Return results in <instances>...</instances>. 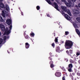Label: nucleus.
Returning a JSON list of instances; mask_svg holds the SVG:
<instances>
[{
  "label": "nucleus",
  "instance_id": "nucleus-38",
  "mask_svg": "<svg viewBox=\"0 0 80 80\" xmlns=\"http://www.w3.org/2000/svg\"><path fill=\"white\" fill-rule=\"evenodd\" d=\"M3 26V25L2 24H0V28H2V27Z\"/></svg>",
  "mask_w": 80,
  "mask_h": 80
},
{
  "label": "nucleus",
  "instance_id": "nucleus-40",
  "mask_svg": "<svg viewBox=\"0 0 80 80\" xmlns=\"http://www.w3.org/2000/svg\"><path fill=\"white\" fill-rule=\"evenodd\" d=\"M3 42V40H0V45H1L2 43Z\"/></svg>",
  "mask_w": 80,
  "mask_h": 80
},
{
  "label": "nucleus",
  "instance_id": "nucleus-55",
  "mask_svg": "<svg viewBox=\"0 0 80 80\" xmlns=\"http://www.w3.org/2000/svg\"><path fill=\"white\" fill-rule=\"evenodd\" d=\"M54 37H55V33H54Z\"/></svg>",
  "mask_w": 80,
  "mask_h": 80
},
{
  "label": "nucleus",
  "instance_id": "nucleus-28",
  "mask_svg": "<svg viewBox=\"0 0 80 80\" xmlns=\"http://www.w3.org/2000/svg\"><path fill=\"white\" fill-rule=\"evenodd\" d=\"M36 8L37 10H40V6H38L36 7Z\"/></svg>",
  "mask_w": 80,
  "mask_h": 80
},
{
  "label": "nucleus",
  "instance_id": "nucleus-18",
  "mask_svg": "<svg viewBox=\"0 0 80 80\" xmlns=\"http://www.w3.org/2000/svg\"><path fill=\"white\" fill-rule=\"evenodd\" d=\"M4 22V20L3 19V18L0 16V22Z\"/></svg>",
  "mask_w": 80,
  "mask_h": 80
},
{
  "label": "nucleus",
  "instance_id": "nucleus-26",
  "mask_svg": "<svg viewBox=\"0 0 80 80\" xmlns=\"http://www.w3.org/2000/svg\"><path fill=\"white\" fill-rule=\"evenodd\" d=\"M76 32L77 33L78 35H80V32L79 31V30L77 29L76 30Z\"/></svg>",
  "mask_w": 80,
  "mask_h": 80
},
{
  "label": "nucleus",
  "instance_id": "nucleus-62",
  "mask_svg": "<svg viewBox=\"0 0 80 80\" xmlns=\"http://www.w3.org/2000/svg\"><path fill=\"white\" fill-rule=\"evenodd\" d=\"M49 54L50 55V53Z\"/></svg>",
  "mask_w": 80,
  "mask_h": 80
},
{
  "label": "nucleus",
  "instance_id": "nucleus-47",
  "mask_svg": "<svg viewBox=\"0 0 80 80\" xmlns=\"http://www.w3.org/2000/svg\"><path fill=\"white\" fill-rule=\"evenodd\" d=\"M76 7H77V9H78V6L77 5H76Z\"/></svg>",
  "mask_w": 80,
  "mask_h": 80
},
{
  "label": "nucleus",
  "instance_id": "nucleus-54",
  "mask_svg": "<svg viewBox=\"0 0 80 80\" xmlns=\"http://www.w3.org/2000/svg\"><path fill=\"white\" fill-rule=\"evenodd\" d=\"M78 62V63H80V60H79Z\"/></svg>",
  "mask_w": 80,
  "mask_h": 80
},
{
  "label": "nucleus",
  "instance_id": "nucleus-15",
  "mask_svg": "<svg viewBox=\"0 0 80 80\" xmlns=\"http://www.w3.org/2000/svg\"><path fill=\"white\" fill-rule=\"evenodd\" d=\"M23 35L25 37V38H26V39H27V38H28V36L25 33V32H24Z\"/></svg>",
  "mask_w": 80,
  "mask_h": 80
},
{
  "label": "nucleus",
  "instance_id": "nucleus-12",
  "mask_svg": "<svg viewBox=\"0 0 80 80\" xmlns=\"http://www.w3.org/2000/svg\"><path fill=\"white\" fill-rule=\"evenodd\" d=\"M0 6L2 8H5L4 4L2 2H0Z\"/></svg>",
  "mask_w": 80,
  "mask_h": 80
},
{
  "label": "nucleus",
  "instance_id": "nucleus-1",
  "mask_svg": "<svg viewBox=\"0 0 80 80\" xmlns=\"http://www.w3.org/2000/svg\"><path fill=\"white\" fill-rule=\"evenodd\" d=\"M64 46L66 49H70L73 46V42L70 40H66Z\"/></svg>",
  "mask_w": 80,
  "mask_h": 80
},
{
  "label": "nucleus",
  "instance_id": "nucleus-57",
  "mask_svg": "<svg viewBox=\"0 0 80 80\" xmlns=\"http://www.w3.org/2000/svg\"><path fill=\"white\" fill-rule=\"evenodd\" d=\"M8 53H10V52H8Z\"/></svg>",
  "mask_w": 80,
  "mask_h": 80
},
{
  "label": "nucleus",
  "instance_id": "nucleus-44",
  "mask_svg": "<svg viewBox=\"0 0 80 80\" xmlns=\"http://www.w3.org/2000/svg\"><path fill=\"white\" fill-rule=\"evenodd\" d=\"M47 15L48 17H50V15H49V14H47Z\"/></svg>",
  "mask_w": 80,
  "mask_h": 80
},
{
  "label": "nucleus",
  "instance_id": "nucleus-29",
  "mask_svg": "<svg viewBox=\"0 0 80 80\" xmlns=\"http://www.w3.org/2000/svg\"><path fill=\"white\" fill-rule=\"evenodd\" d=\"M68 31H66L65 32V35H68Z\"/></svg>",
  "mask_w": 80,
  "mask_h": 80
},
{
  "label": "nucleus",
  "instance_id": "nucleus-3",
  "mask_svg": "<svg viewBox=\"0 0 80 80\" xmlns=\"http://www.w3.org/2000/svg\"><path fill=\"white\" fill-rule=\"evenodd\" d=\"M66 53H67V55L70 56L71 58H73V57L72 56L71 54H72L73 53V51L72 50H70L69 52L68 50H67L66 51Z\"/></svg>",
  "mask_w": 80,
  "mask_h": 80
},
{
  "label": "nucleus",
  "instance_id": "nucleus-22",
  "mask_svg": "<svg viewBox=\"0 0 80 80\" xmlns=\"http://www.w3.org/2000/svg\"><path fill=\"white\" fill-rule=\"evenodd\" d=\"M49 60H50V61H52V60H53V58H52V56H50L49 58Z\"/></svg>",
  "mask_w": 80,
  "mask_h": 80
},
{
  "label": "nucleus",
  "instance_id": "nucleus-46",
  "mask_svg": "<svg viewBox=\"0 0 80 80\" xmlns=\"http://www.w3.org/2000/svg\"><path fill=\"white\" fill-rule=\"evenodd\" d=\"M23 28H25L26 27V26L25 25H24L23 26Z\"/></svg>",
  "mask_w": 80,
  "mask_h": 80
},
{
  "label": "nucleus",
  "instance_id": "nucleus-14",
  "mask_svg": "<svg viewBox=\"0 0 80 80\" xmlns=\"http://www.w3.org/2000/svg\"><path fill=\"white\" fill-rule=\"evenodd\" d=\"M2 16L3 17V18H5V12H4V11H2Z\"/></svg>",
  "mask_w": 80,
  "mask_h": 80
},
{
  "label": "nucleus",
  "instance_id": "nucleus-36",
  "mask_svg": "<svg viewBox=\"0 0 80 80\" xmlns=\"http://www.w3.org/2000/svg\"><path fill=\"white\" fill-rule=\"evenodd\" d=\"M53 62L52 61H50L49 62V64L50 65H52V64H53Z\"/></svg>",
  "mask_w": 80,
  "mask_h": 80
},
{
  "label": "nucleus",
  "instance_id": "nucleus-20",
  "mask_svg": "<svg viewBox=\"0 0 80 80\" xmlns=\"http://www.w3.org/2000/svg\"><path fill=\"white\" fill-rule=\"evenodd\" d=\"M58 37H57L56 38H55V39L54 40V42H55V43H58Z\"/></svg>",
  "mask_w": 80,
  "mask_h": 80
},
{
  "label": "nucleus",
  "instance_id": "nucleus-13",
  "mask_svg": "<svg viewBox=\"0 0 80 80\" xmlns=\"http://www.w3.org/2000/svg\"><path fill=\"white\" fill-rule=\"evenodd\" d=\"M73 25L74 28H78V25H77L76 23H73Z\"/></svg>",
  "mask_w": 80,
  "mask_h": 80
},
{
  "label": "nucleus",
  "instance_id": "nucleus-59",
  "mask_svg": "<svg viewBox=\"0 0 80 80\" xmlns=\"http://www.w3.org/2000/svg\"><path fill=\"white\" fill-rule=\"evenodd\" d=\"M19 10H20V8H19Z\"/></svg>",
  "mask_w": 80,
  "mask_h": 80
},
{
  "label": "nucleus",
  "instance_id": "nucleus-58",
  "mask_svg": "<svg viewBox=\"0 0 80 80\" xmlns=\"http://www.w3.org/2000/svg\"><path fill=\"white\" fill-rule=\"evenodd\" d=\"M65 69H64V71H65Z\"/></svg>",
  "mask_w": 80,
  "mask_h": 80
},
{
  "label": "nucleus",
  "instance_id": "nucleus-42",
  "mask_svg": "<svg viewBox=\"0 0 80 80\" xmlns=\"http://www.w3.org/2000/svg\"><path fill=\"white\" fill-rule=\"evenodd\" d=\"M62 80H65V77H62Z\"/></svg>",
  "mask_w": 80,
  "mask_h": 80
},
{
  "label": "nucleus",
  "instance_id": "nucleus-8",
  "mask_svg": "<svg viewBox=\"0 0 80 80\" xmlns=\"http://www.w3.org/2000/svg\"><path fill=\"white\" fill-rule=\"evenodd\" d=\"M66 5L68 7H70L71 6V4H72V2L70 1H69L68 3L67 2H66V3H65Z\"/></svg>",
  "mask_w": 80,
  "mask_h": 80
},
{
  "label": "nucleus",
  "instance_id": "nucleus-19",
  "mask_svg": "<svg viewBox=\"0 0 80 80\" xmlns=\"http://www.w3.org/2000/svg\"><path fill=\"white\" fill-rule=\"evenodd\" d=\"M75 14H79V13H80V11L78 10H75Z\"/></svg>",
  "mask_w": 80,
  "mask_h": 80
},
{
  "label": "nucleus",
  "instance_id": "nucleus-35",
  "mask_svg": "<svg viewBox=\"0 0 80 80\" xmlns=\"http://www.w3.org/2000/svg\"><path fill=\"white\" fill-rule=\"evenodd\" d=\"M3 39L4 40H6L7 39V36H4L3 37Z\"/></svg>",
  "mask_w": 80,
  "mask_h": 80
},
{
  "label": "nucleus",
  "instance_id": "nucleus-60",
  "mask_svg": "<svg viewBox=\"0 0 80 80\" xmlns=\"http://www.w3.org/2000/svg\"><path fill=\"white\" fill-rule=\"evenodd\" d=\"M52 1H53V0H51Z\"/></svg>",
  "mask_w": 80,
  "mask_h": 80
},
{
  "label": "nucleus",
  "instance_id": "nucleus-53",
  "mask_svg": "<svg viewBox=\"0 0 80 80\" xmlns=\"http://www.w3.org/2000/svg\"><path fill=\"white\" fill-rule=\"evenodd\" d=\"M62 43H64V41H62Z\"/></svg>",
  "mask_w": 80,
  "mask_h": 80
},
{
  "label": "nucleus",
  "instance_id": "nucleus-30",
  "mask_svg": "<svg viewBox=\"0 0 80 80\" xmlns=\"http://www.w3.org/2000/svg\"><path fill=\"white\" fill-rule=\"evenodd\" d=\"M51 45L52 47H53V48H55V43L54 42L52 43Z\"/></svg>",
  "mask_w": 80,
  "mask_h": 80
},
{
  "label": "nucleus",
  "instance_id": "nucleus-41",
  "mask_svg": "<svg viewBox=\"0 0 80 80\" xmlns=\"http://www.w3.org/2000/svg\"><path fill=\"white\" fill-rule=\"evenodd\" d=\"M77 74L78 76H80V73H79V72H77Z\"/></svg>",
  "mask_w": 80,
  "mask_h": 80
},
{
  "label": "nucleus",
  "instance_id": "nucleus-45",
  "mask_svg": "<svg viewBox=\"0 0 80 80\" xmlns=\"http://www.w3.org/2000/svg\"><path fill=\"white\" fill-rule=\"evenodd\" d=\"M71 1L72 2H76V0H71Z\"/></svg>",
  "mask_w": 80,
  "mask_h": 80
},
{
  "label": "nucleus",
  "instance_id": "nucleus-33",
  "mask_svg": "<svg viewBox=\"0 0 80 80\" xmlns=\"http://www.w3.org/2000/svg\"><path fill=\"white\" fill-rule=\"evenodd\" d=\"M30 35H31V36H32V37H34V36L35 35V34L33 32L31 33H30Z\"/></svg>",
  "mask_w": 80,
  "mask_h": 80
},
{
  "label": "nucleus",
  "instance_id": "nucleus-32",
  "mask_svg": "<svg viewBox=\"0 0 80 80\" xmlns=\"http://www.w3.org/2000/svg\"><path fill=\"white\" fill-rule=\"evenodd\" d=\"M8 29H9L8 28H7L5 29V33L6 32H7V31H8Z\"/></svg>",
  "mask_w": 80,
  "mask_h": 80
},
{
  "label": "nucleus",
  "instance_id": "nucleus-52",
  "mask_svg": "<svg viewBox=\"0 0 80 80\" xmlns=\"http://www.w3.org/2000/svg\"><path fill=\"white\" fill-rule=\"evenodd\" d=\"M0 2H3V0H0Z\"/></svg>",
  "mask_w": 80,
  "mask_h": 80
},
{
  "label": "nucleus",
  "instance_id": "nucleus-50",
  "mask_svg": "<svg viewBox=\"0 0 80 80\" xmlns=\"http://www.w3.org/2000/svg\"><path fill=\"white\" fill-rule=\"evenodd\" d=\"M78 7L80 8V3L78 4Z\"/></svg>",
  "mask_w": 80,
  "mask_h": 80
},
{
  "label": "nucleus",
  "instance_id": "nucleus-7",
  "mask_svg": "<svg viewBox=\"0 0 80 80\" xmlns=\"http://www.w3.org/2000/svg\"><path fill=\"white\" fill-rule=\"evenodd\" d=\"M55 75L56 77H61V72H56Z\"/></svg>",
  "mask_w": 80,
  "mask_h": 80
},
{
  "label": "nucleus",
  "instance_id": "nucleus-34",
  "mask_svg": "<svg viewBox=\"0 0 80 80\" xmlns=\"http://www.w3.org/2000/svg\"><path fill=\"white\" fill-rule=\"evenodd\" d=\"M12 25H11L9 27V30H10L11 31V30H12Z\"/></svg>",
  "mask_w": 80,
  "mask_h": 80
},
{
  "label": "nucleus",
  "instance_id": "nucleus-63",
  "mask_svg": "<svg viewBox=\"0 0 80 80\" xmlns=\"http://www.w3.org/2000/svg\"><path fill=\"white\" fill-rule=\"evenodd\" d=\"M75 72H76V71H75Z\"/></svg>",
  "mask_w": 80,
  "mask_h": 80
},
{
  "label": "nucleus",
  "instance_id": "nucleus-48",
  "mask_svg": "<svg viewBox=\"0 0 80 80\" xmlns=\"http://www.w3.org/2000/svg\"><path fill=\"white\" fill-rule=\"evenodd\" d=\"M72 75H75V73L74 72H73L72 73Z\"/></svg>",
  "mask_w": 80,
  "mask_h": 80
},
{
  "label": "nucleus",
  "instance_id": "nucleus-37",
  "mask_svg": "<svg viewBox=\"0 0 80 80\" xmlns=\"http://www.w3.org/2000/svg\"><path fill=\"white\" fill-rule=\"evenodd\" d=\"M61 1L62 2H63L64 3H65H65L67 2V1L65 0H61Z\"/></svg>",
  "mask_w": 80,
  "mask_h": 80
},
{
  "label": "nucleus",
  "instance_id": "nucleus-51",
  "mask_svg": "<svg viewBox=\"0 0 80 80\" xmlns=\"http://www.w3.org/2000/svg\"><path fill=\"white\" fill-rule=\"evenodd\" d=\"M6 38H9V36H7V37Z\"/></svg>",
  "mask_w": 80,
  "mask_h": 80
},
{
  "label": "nucleus",
  "instance_id": "nucleus-49",
  "mask_svg": "<svg viewBox=\"0 0 80 80\" xmlns=\"http://www.w3.org/2000/svg\"><path fill=\"white\" fill-rule=\"evenodd\" d=\"M63 12V11H61V13H62H62H63V12Z\"/></svg>",
  "mask_w": 80,
  "mask_h": 80
},
{
  "label": "nucleus",
  "instance_id": "nucleus-31",
  "mask_svg": "<svg viewBox=\"0 0 80 80\" xmlns=\"http://www.w3.org/2000/svg\"><path fill=\"white\" fill-rule=\"evenodd\" d=\"M64 61H65V62H67L68 61V58H64Z\"/></svg>",
  "mask_w": 80,
  "mask_h": 80
},
{
  "label": "nucleus",
  "instance_id": "nucleus-10",
  "mask_svg": "<svg viewBox=\"0 0 80 80\" xmlns=\"http://www.w3.org/2000/svg\"><path fill=\"white\" fill-rule=\"evenodd\" d=\"M25 48L27 49H28L30 47V44H28V42H26L25 44Z\"/></svg>",
  "mask_w": 80,
  "mask_h": 80
},
{
  "label": "nucleus",
  "instance_id": "nucleus-56",
  "mask_svg": "<svg viewBox=\"0 0 80 80\" xmlns=\"http://www.w3.org/2000/svg\"><path fill=\"white\" fill-rule=\"evenodd\" d=\"M0 36H1V32H0Z\"/></svg>",
  "mask_w": 80,
  "mask_h": 80
},
{
  "label": "nucleus",
  "instance_id": "nucleus-16",
  "mask_svg": "<svg viewBox=\"0 0 80 80\" xmlns=\"http://www.w3.org/2000/svg\"><path fill=\"white\" fill-rule=\"evenodd\" d=\"M10 32H11V31L10 30H9L8 31H6V32H4V33H6V34H7V35H9L10 33Z\"/></svg>",
  "mask_w": 80,
  "mask_h": 80
},
{
  "label": "nucleus",
  "instance_id": "nucleus-2",
  "mask_svg": "<svg viewBox=\"0 0 80 80\" xmlns=\"http://www.w3.org/2000/svg\"><path fill=\"white\" fill-rule=\"evenodd\" d=\"M68 70L69 72H73L72 68H73V64L72 63L69 64L68 65Z\"/></svg>",
  "mask_w": 80,
  "mask_h": 80
},
{
  "label": "nucleus",
  "instance_id": "nucleus-24",
  "mask_svg": "<svg viewBox=\"0 0 80 80\" xmlns=\"http://www.w3.org/2000/svg\"><path fill=\"white\" fill-rule=\"evenodd\" d=\"M68 13L69 15H70V16H71V12H70V10H68Z\"/></svg>",
  "mask_w": 80,
  "mask_h": 80
},
{
  "label": "nucleus",
  "instance_id": "nucleus-4",
  "mask_svg": "<svg viewBox=\"0 0 80 80\" xmlns=\"http://www.w3.org/2000/svg\"><path fill=\"white\" fill-rule=\"evenodd\" d=\"M62 14L63 15H64L65 18L68 20H70V19H71V18H70V17L69 16H68V14H65V12H64L62 13Z\"/></svg>",
  "mask_w": 80,
  "mask_h": 80
},
{
  "label": "nucleus",
  "instance_id": "nucleus-21",
  "mask_svg": "<svg viewBox=\"0 0 80 80\" xmlns=\"http://www.w3.org/2000/svg\"><path fill=\"white\" fill-rule=\"evenodd\" d=\"M55 65L53 64H52L50 65V67L51 68H54L55 67Z\"/></svg>",
  "mask_w": 80,
  "mask_h": 80
},
{
  "label": "nucleus",
  "instance_id": "nucleus-9",
  "mask_svg": "<svg viewBox=\"0 0 80 80\" xmlns=\"http://www.w3.org/2000/svg\"><path fill=\"white\" fill-rule=\"evenodd\" d=\"M56 51L57 52H58L59 53H60V52H61V51L60 49V47L58 46L56 48Z\"/></svg>",
  "mask_w": 80,
  "mask_h": 80
},
{
  "label": "nucleus",
  "instance_id": "nucleus-25",
  "mask_svg": "<svg viewBox=\"0 0 80 80\" xmlns=\"http://www.w3.org/2000/svg\"><path fill=\"white\" fill-rule=\"evenodd\" d=\"M47 2L49 4H50V5H52V2H50V0H47Z\"/></svg>",
  "mask_w": 80,
  "mask_h": 80
},
{
  "label": "nucleus",
  "instance_id": "nucleus-39",
  "mask_svg": "<svg viewBox=\"0 0 80 80\" xmlns=\"http://www.w3.org/2000/svg\"><path fill=\"white\" fill-rule=\"evenodd\" d=\"M80 52H77L76 53V55L77 56H78V55H80Z\"/></svg>",
  "mask_w": 80,
  "mask_h": 80
},
{
  "label": "nucleus",
  "instance_id": "nucleus-5",
  "mask_svg": "<svg viewBox=\"0 0 80 80\" xmlns=\"http://www.w3.org/2000/svg\"><path fill=\"white\" fill-rule=\"evenodd\" d=\"M53 5L54 6V8L57 10H58V11H59L60 10H59V9H58V4H57V3L56 2H54L53 3Z\"/></svg>",
  "mask_w": 80,
  "mask_h": 80
},
{
  "label": "nucleus",
  "instance_id": "nucleus-27",
  "mask_svg": "<svg viewBox=\"0 0 80 80\" xmlns=\"http://www.w3.org/2000/svg\"><path fill=\"white\" fill-rule=\"evenodd\" d=\"M1 28L2 30V31H4L5 30V28L4 26H3V27H2Z\"/></svg>",
  "mask_w": 80,
  "mask_h": 80
},
{
  "label": "nucleus",
  "instance_id": "nucleus-17",
  "mask_svg": "<svg viewBox=\"0 0 80 80\" xmlns=\"http://www.w3.org/2000/svg\"><path fill=\"white\" fill-rule=\"evenodd\" d=\"M6 11L8 12L9 10V7H8V5H6Z\"/></svg>",
  "mask_w": 80,
  "mask_h": 80
},
{
  "label": "nucleus",
  "instance_id": "nucleus-23",
  "mask_svg": "<svg viewBox=\"0 0 80 80\" xmlns=\"http://www.w3.org/2000/svg\"><path fill=\"white\" fill-rule=\"evenodd\" d=\"M69 62L70 63H74V61L71 59H70Z\"/></svg>",
  "mask_w": 80,
  "mask_h": 80
},
{
  "label": "nucleus",
  "instance_id": "nucleus-61",
  "mask_svg": "<svg viewBox=\"0 0 80 80\" xmlns=\"http://www.w3.org/2000/svg\"><path fill=\"white\" fill-rule=\"evenodd\" d=\"M26 32V31H25V32Z\"/></svg>",
  "mask_w": 80,
  "mask_h": 80
},
{
  "label": "nucleus",
  "instance_id": "nucleus-6",
  "mask_svg": "<svg viewBox=\"0 0 80 80\" xmlns=\"http://www.w3.org/2000/svg\"><path fill=\"white\" fill-rule=\"evenodd\" d=\"M6 22L8 25H10L12 23V20L10 19H8L6 20Z\"/></svg>",
  "mask_w": 80,
  "mask_h": 80
},
{
  "label": "nucleus",
  "instance_id": "nucleus-43",
  "mask_svg": "<svg viewBox=\"0 0 80 80\" xmlns=\"http://www.w3.org/2000/svg\"><path fill=\"white\" fill-rule=\"evenodd\" d=\"M21 14L22 15V16H23V12H21Z\"/></svg>",
  "mask_w": 80,
  "mask_h": 80
},
{
  "label": "nucleus",
  "instance_id": "nucleus-11",
  "mask_svg": "<svg viewBox=\"0 0 80 80\" xmlns=\"http://www.w3.org/2000/svg\"><path fill=\"white\" fill-rule=\"evenodd\" d=\"M61 8L64 12H67V8L65 7H63V6H61Z\"/></svg>",
  "mask_w": 80,
  "mask_h": 80
}]
</instances>
